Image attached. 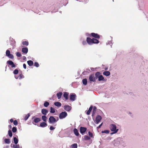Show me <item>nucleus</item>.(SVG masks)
<instances>
[{
    "instance_id": "obj_18",
    "label": "nucleus",
    "mask_w": 148,
    "mask_h": 148,
    "mask_svg": "<svg viewBox=\"0 0 148 148\" xmlns=\"http://www.w3.org/2000/svg\"><path fill=\"white\" fill-rule=\"evenodd\" d=\"M73 132L77 136H79V134L78 132V131L77 130L76 128H74L73 130Z\"/></svg>"
},
{
    "instance_id": "obj_32",
    "label": "nucleus",
    "mask_w": 148,
    "mask_h": 148,
    "mask_svg": "<svg viewBox=\"0 0 148 148\" xmlns=\"http://www.w3.org/2000/svg\"><path fill=\"white\" fill-rule=\"evenodd\" d=\"M97 110V107L96 106H94L93 109V113H92V115L94 114L96 112Z\"/></svg>"
},
{
    "instance_id": "obj_6",
    "label": "nucleus",
    "mask_w": 148,
    "mask_h": 148,
    "mask_svg": "<svg viewBox=\"0 0 148 148\" xmlns=\"http://www.w3.org/2000/svg\"><path fill=\"white\" fill-rule=\"evenodd\" d=\"M101 119L102 117L101 116L99 115H97L96 118L95 123L97 124H98L101 120Z\"/></svg>"
},
{
    "instance_id": "obj_5",
    "label": "nucleus",
    "mask_w": 148,
    "mask_h": 148,
    "mask_svg": "<svg viewBox=\"0 0 148 148\" xmlns=\"http://www.w3.org/2000/svg\"><path fill=\"white\" fill-rule=\"evenodd\" d=\"M97 79V78L95 77L93 74H92L89 76V79L91 82H95Z\"/></svg>"
},
{
    "instance_id": "obj_50",
    "label": "nucleus",
    "mask_w": 148,
    "mask_h": 148,
    "mask_svg": "<svg viewBox=\"0 0 148 148\" xmlns=\"http://www.w3.org/2000/svg\"><path fill=\"white\" fill-rule=\"evenodd\" d=\"M23 68L25 69L26 68V66L25 64H23Z\"/></svg>"
},
{
    "instance_id": "obj_10",
    "label": "nucleus",
    "mask_w": 148,
    "mask_h": 148,
    "mask_svg": "<svg viewBox=\"0 0 148 148\" xmlns=\"http://www.w3.org/2000/svg\"><path fill=\"white\" fill-rule=\"evenodd\" d=\"M86 130V128L81 127L80 128V132L81 134H83L85 132Z\"/></svg>"
},
{
    "instance_id": "obj_19",
    "label": "nucleus",
    "mask_w": 148,
    "mask_h": 148,
    "mask_svg": "<svg viewBox=\"0 0 148 148\" xmlns=\"http://www.w3.org/2000/svg\"><path fill=\"white\" fill-rule=\"evenodd\" d=\"M54 105L58 107H60L61 106L62 104L61 103L58 102H55L54 103Z\"/></svg>"
},
{
    "instance_id": "obj_52",
    "label": "nucleus",
    "mask_w": 148,
    "mask_h": 148,
    "mask_svg": "<svg viewBox=\"0 0 148 148\" xmlns=\"http://www.w3.org/2000/svg\"><path fill=\"white\" fill-rule=\"evenodd\" d=\"M10 122H11V123H12V122H14V120H13V119H11L10 120Z\"/></svg>"
},
{
    "instance_id": "obj_25",
    "label": "nucleus",
    "mask_w": 148,
    "mask_h": 148,
    "mask_svg": "<svg viewBox=\"0 0 148 148\" xmlns=\"http://www.w3.org/2000/svg\"><path fill=\"white\" fill-rule=\"evenodd\" d=\"M13 140L14 142V143L16 144L18 142V139H17L16 137H14L13 138Z\"/></svg>"
},
{
    "instance_id": "obj_28",
    "label": "nucleus",
    "mask_w": 148,
    "mask_h": 148,
    "mask_svg": "<svg viewBox=\"0 0 148 148\" xmlns=\"http://www.w3.org/2000/svg\"><path fill=\"white\" fill-rule=\"evenodd\" d=\"M43 105L45 107H47L49 105V102L45 101Z\"/></svg>"
},
{
    "instance_id": "obj_17",
    "label": "nucleus",
    "mask_w": 148,
    "mask_h": 148,
    "mask_svg": "<svg viewBox=\"0 0 148 148\" xmlns=\"http://www.w3.org/2000/svg\"><path fill=\"white\" fill-rule=\"evenodd\" d=\"M93 107L92 106H91L89 108L88 110L86 112V114L87 115H89L90 114V112L92 110Z\"/></svg>"
},
{
    "instance_id": "obj_13",
    "label": "nucleus",
    "mask_w": 148,
    "mask_h": 148,
    "mask_svg": "<svg viewBox=\"0 0 148 148\" xmlns=\"http://www.w3.org/2000/svg\"><path fill=\"white\" fill-rule=\"evenodd\" d=\"M69 94V93L67 92H64L63 97L65 98L66 100L69 99L68 96Z\"/></svg>"
},
{
    "instance_id": "obj_31",
    "label": "nucleus",
    "mask_w": 148,
    "mask_h": 148,
    "mask_svg": "<svg viewBox=\"0 0 148 148\" xmlns=\"http://www.w3.org/2000/svg\"><path fill=\"white\" fill-rule=\"evenodd\" d=\"M84 139L85 140H88L90 139V138L88 136L85 135L84 136Z\"/></svg>"
},
{
    "instance_id": "obj_35",
    "label": "nucleus",
    "mask_w": 148,
    "mask_h": 148,
    "mask_svg": "<svg viewBox=\"0 0 148 148\" xmlns=\"http://www.w3.org/2000/svg\"><path fill=\"white\" fill-rule=\"evenodd\" d=\"M8 134L9 136L10 137H11L12 136V133L11 130H9L8 131Z\"/></svg>"
},
{
    "instance_id": "obj_20",
    "label": "nucleus",
    "mask_w": 148,
    "mask_h": 148,
    "mask_svg": "<svg viewBox=\"0 0 148 148\" xmlns=\"http://www.w3.org/2000/svg\"><path fill=\"white\" fill-rule=\"evenodd\" d=\"M103 74L107 76H108L110 75V73L109 71H106L103 72Z\"/></svg>"
},
{
    "instance_id": "obj_37",
    "label": "nucleus",
    "mask_w": 148,
    "mask_h": 148,
    "mask_svg": "<svg viewBox=\"0 0 148 148\" xmlns=\"http://www.w3.org/2000/svg\"><path fill=\"white\" fill-rule=\"evenodd\" d=\"M17 131V129L16 127H13L12 128V131L13 132L15 133Z\"/></svg>"
},
{
    "instance_id": "obj_4",
    "label": "nucleus",
    "mask_w": 148,
    "mask_h": 148,
    "mask_svg": "<svg viewBox=\"0 0 148 148\" xmlns=\"http://www.w3.org/2000/svg\"><path fill=\"white\" fill-rule=\"evenodd\" d=\"M67 115V114L66 112H62L60 114L59 116V118L61 119L64 118Z\"/></svg>"
},
{
    "instance_id": "obj_40",
    "label": "nucleus",
    "mask_w": 148,
    "mask_h": 148,
    "mask_svg": "<svg viewBox=\"0 0 148 148\" xmlns=\"http://www.w3.org/2000/svg\"><path fill=\"white\" fill-rule=\"evenodd\" d=\"M100 73L99 72H97L95 74V76H96V78H97V77H98L100 75Z\"/></svg>"
},
{
    "instance_id": "obj_39",
    "label": "nucleus",
    "mask_w": 148,
    "mask_h": 148,
    "mask_svg": "<svg viewBox=\"0 0 148 148\" xmlns=\"http://www.w3.org/2000/svg\"><path fill=\"white\" fill-rule=\"evenodd\" d=\"M9 58L11 59H13L14 58L13 56L11 54H10L8 56H7Z\"/></svg>"
},
{
    "instance_id": "obj_48",
    "label": "nucleus",
    "mask_w": 148,
    "mask_h": 148,
    "mask_svg": "<svg viewBox=\"0 0 148 148\" xmlns=\"http://www.w3.org/2000/svg\"><path fill=\"white\" fill-rule=\"evenodd\" d=\"M55 129V128L52 126H51L50 127V130H52Z\"/></svg>"
},
{
    "instance_id": "obj_21",
    "label": "nucleus",
    "mask_w": 148,
    "mask_h": 148,
    "mask_svg": "<svg viewBox=\"0 0 148 148\" xmlns=\"http://www.w3.org/2000/svg\"><path fill=\"white\" fill-rule=\"evenodd\" d=\"M28 64L30 66L33 65L34 63L31 60H28L27 61Z\"/></svg>"
},
{
    "instance_id": "obj_56",
    "label": "nucleus",
    "mask_w": 148,
    "mask_h": 148,
    "mask_svg": "<svg viewBox=\"0 0 148 148\" xmlns=\"http://www.w3.org/2000/svg\"><path fill=\"white\" fill-rule=\"evenodd\" d=\"M91 70H92V68H91Z\"/></svg>"
},
{
    "instance_id": "obj_14",
    "label": "nucleus",
    "mask_w": 148,
    "mask_h": 148,
    "mask_svg": "<svg viewBox=\"0 0 148 148\" xmlns=\"http://www.w3.org/2000/svg\"><path fill=\"white\" fill-rule=\"evenodd\" d=\"M48 112V110L46 109L43 108L41 110V112L42 114L44 115H46Z\"/></svg>"
},
{
    "instance_id": "obj_7",
    "label": "nucleus",
    "mask_w": 148,
    "mask_h": 148,
    "mask_svg": "<svg viewBox=\"0 0 148 148\" xmlns=\"http://www.w3.org/2000/svg\"><path fill=\"white\" fill-rule=\"evenodd\" d=\"M90 35L95 38V39H99L100 38V36L98 34L94 33H92L90 34Z\"/></svg>"
},
{
    "instance_id": "obj_24",
    "label": "nucleus",
    "mask_w": 148,
    "mask_h": 148,
    "mask_svg": "<svg viewBox=\"0 0 148 148\" xmlns=\"http://www.w3.org/2000/svg\"><path fill=\"white\" fill-rule=\"evenodd\" d=\"M98 80L101 81V80H104V78L102 75H100L98 77Z\"/></svg>"
},
{
    "instance_id": "obj_36",
    "label": "nucleus",
    "mask_w": 148,
    "mask_h": 148,
    "mask_svg": "<svg viewBox=\"0 0 148 148\" xmlns=\"http://www.w3.org/2000/svg\"><path fill=\"white\" fill-rule=\"evenodd\" d=\"M29 116H30V114H28L27 115H26L25 116V117L24 118V119H25V121L27 120L28 119V118L29 117Z\"/></svg>"
},
{
    "instance_id": "obj_44",
    "label": "nucleus",
    "mask_w": 148,
    "mask_h": 148,
    "mask_svg": "<svg viewBox=\"0 0 148 148\" xmlns=\"http://www.w3.org/2000/svg\"><path fill=\"white\" fill-rule=\"evenodd\" d=\"M16 55L18 57H20L22 56L21 54L19 52H16Z\"/></svg>"
},
{
    "instance_id": "obj_38",
    "label": "nucleus",
    "mask_w": 148,
    "mask_h": 148,
    "mask_svg": "<svg viewBox=\"0 0 148 148\" xmlns=\"http://www.w3.org/2000/svg\"><path fill=\"white\" fill-rule=\"evenodd\" d=\"M10 54V51L9 50H7L6 52V56H8Z\"/></svg>"
},
{
    "instance_id": "obj_16",
    "label": "nucleus",
    "mask_w": 148,
    "mask_h": 148,
    "mask_svg": "<svg viewBox=\"0 0 148 148\" xmlns=\"http://www.w3.org/2000/svg\"><path fill=\"white\" fill-rule=\"evenodd\" d=\"M22 51L23 53L26 54L28 51V49L27 47H24L22 48Z\"/></svg>"
},
{
    "instance_id": "obj_33",
    "label": "nucleus",
    "mask_w": 148,
    "mask_h": 148,
    "mask_svg": "<svg viewBox=\"0 0 148 148\" xmlns=\"http://www.w3.org/2000/svg\"><path fill=\"white\" fill-rule=\"evenodd\" d=\"M22 44L23 45H25L27 46L29 45V43L28 41H23L22 42Z\"/></svg>"
},
{
    "instance_id": "obj_42",
    "label": "nucleus",
    "mask_w": 148,
    "mask_h": 148,
    "mask_svg": "<svg viewBox=\"0 0 148 148\" xmlns=\"http://www.w3.org/2000/svg\"><path fill=\"white\" fill-rule=\"evenodd\" d=\"M18 73V71L17 69H15L13 71V73L14 74H17Z\"/></svg>"
},
{
    "instance_id": "obj_43",
    "label": "nucleus",
    "mask_w": 148,
    "mask_h": 148,
    "mask_svg": "<svg viewBox=\"0 0 148 148\" xmlns=\"http://www.w3.org/2000/svg\"><path fill=\"white\" fill-rule=\"evenodd\" d=\"M109 131L108 130H105L102 131V133H106L107 134H108L109 133Z\"/></svg>"
},
{
    "instance_id": "obj_22",
    "label": "nucleus",
    "mask_w": 148,
    "mask_h": 148,
    "mask_svg": "<svg viewBox=\"0 0 148 148\" xmlns=\"http://www.w3.org/2000/svg\"><path fill=\"white\" fill-rule=\"evenodd\" d=\"M62 95V92H59L57 93V95L58 99H60Z\"/></svg>"
},
{
    "instance_id": "obj_34",
    "label": "nucleus",
    "mask_w": 148,
    "mask_h": 148,
    "mask_svg": "<svg viewBox=\"0 0 148 148\" xmlns=\"http://www.w3.org/2000/svg\"><path fill=\"white\" fill-rule=\"evenodd\" d=\"M19 79H21L22 78H24V77L23 75L22 74V73H19Z\"/></svg>"
},
{
    "instance_id": "obj_51",
    "label": "nucleus",
    "mask_w": 148,
    "mask_h": 148,
    "mask_svg": "<svg viewBox=\"0 0 148 148\" xmlns=\"http://www.w3.org/2000/svg\"><path fill=\"white\" fill-rule=\"evenodd\" d=\"M103 124V123H102L98 127H97V128H100L101 127V126H102V125Z\"/></svg>"
},
{
    "instance_id": "obj_23",
    "label": "nucleus",
    "mask_w": 148,
    "mask_h": 148,
    "mask_svg": "<svg viewBox=\"0 0 148 148\" xmlns=\"http://www.w3.org/2000/svg\"><path fill=\"white\" fill-rule=\"evenodd\" d=\"M42 120L44 122H46L47 121V118L45 116V115L42 116Z\"/></svg>"
},
{
    "instance_id": "obj_45",
    "label": "nucleus",
    "mask_w": 148,
    "mask_h": 148,
    "mask_svg": "<svg viewBox=\"0 0 148 148\" xmlns=\"http://www.w3.org/2000/svg\"><path fill=\"white\" fill-rule=\"evenodd\" d=\"M88 134L90 137L91 138L93 137V134L92 132L89 131L88 132Z\"/></svg>"
},
{
    "instance_id": "obj_29",
    "label": "nucleus",
    "mask_w": 148,
    "mask_h": 148,
    "mask_svg": "<svg viewBox=\"0 0 148 148\" xmlns=\"http://www.w3.org/2000/svg\"><path fill=\"white\" fill-rule=\"evenodd\" d=\"M50 112L51 113H53L55 112V109L52 107H51L50 108Z\"/></svg>"
},
{
    "instance_id": "obj_30",
    "label": "nucleus",
    "mask_w": 148,
    "mask_h": 148,
    "mask_svg": "<svg viewBox=\"0 0 148 148\" xmlns=\"http://www.w3.org/2000/svg\"><path fill=\"white\" fill-rule=\"evenodd\" d=\"M77 144L75 143L71 146V148H77Z\"/></svg>"
},
{
    "instance_id": "obj_8",
    "label": "nucleus",
    "mask_w": 148,
    "mask_h": 148,
    "mask_svg": "<svg viewBox=\"0 0 148 148\" xmlns=\"http://www.w3.org/2000/svg\"><path fill=\"white\" fill-rule=\"evenodd\" d=\"M76 97V96L75 94H70V99L72 101H74L75 100Z\"/></svg>"
},
{
    "instance_id": "obj_49",
    "label": "nucleus",
    "mask_w": 148,
    "mask_h": 148,
    "mask_svg": "<svg viewBox=\"0 0 148 148\" xmlns=\"http://www.w3.org/2000/svg\"><path fill=\"white\" fill-rule=\"evenodd\" d=\"M86 44V42L85 41H84L82 42V44L84 45Z\"/></svg>"
},
{
    "instance_id": "obj_15",
    "label": "nucleus",
    "mask_w": 148,
    "mask_h": 148,
    "mask_svg": "<svg viewBox=\"0 0 148 148\" xmlns=\"http://www.w3.org/2000/svg\"><path fill=\"white\" fill-rule=\"evenodd\" d=\"M40 126L41 127H44L47 126V124L45 122L41 123L40 124Z\"/></svg>"
},
{
    "instance_id": "obj_41",
    "label": "nucleus",
    "mask_w": 148,
    "mask_h": 148,
    "mask_svg": "<svg viewBox=\"0 0 148 148\" xmlns=\"http://www.w3.org/2000/svg\"><path fill=\"white\" fill-rule=\"evenodd\" d=\"M13 147V148H19L20 147V146L19 145H14Z\"/></svg>"
},
{
    "instance_id": "obj_54",
    "label": "nucleus",
    "mask_w": 148,
    "mask_h": 148,
    "mask_svg": "<svg viewBox=\"0 0 148 148\" xmlns=\"http://www.w3.org/2000/svg\"><path fill=\"white\" fill-rule=\"evenodd\" d=\"M9 127L10 128H11L12 127V125H9Z\"/></svg>"
},
{
    "instance_id": "obj_47",
    "label": "nucleus",
    "mask_w": 148,
    "mask_h": 148,
    "mask_svg": "<svg viewBox=\"0 0 148 148\" xmlns=\"http://www.w3.org/2000/svg\"><path fill=\"white\" fill-rule=\"evenodd\" d=\"M13 124L14 125H16L18 124V122L16 120H14L13 122Z\"/></svg>"
},
{
    "instance_id": "obj_11",
    "label": "nucleus",
    "mask_w": 148,
    "mask_h": 148,
    "mask_svg": "<svg viewBox=\"0 0 148 148\" xmlns=\"http://www.w3.org/2000/svg\"><path fill=\"white\" fill-rule=\"evenodd\" d=\"M64 109L67 111L69 112L71 110V107L69 105H65L64 106Z\"/></svg>"
},
{
    "instance_id": "obj_3",
    "label": "nucleus",
    "mask_w": 148,
    "mask_h": 148,
    "mask_svg": "<svg viewBox=\"0 0 148 148\" xmlns=\"http://www.w3.org/2000/svg\"><path fill=\"white\" fill-rule=\"evenodd\" d=\"M58 118L57 117L56 119L53 116H50L49 118V123L50 124H53L56 122L58 120Z\"/></svg>"
},
{
    "instance_id": "obj_1",
    "label": "nucleus",
    "mask_w": 148,
    "mask_h": 148,
    "mask_svg": "<svg viewBox=\"0 0 148 148\" xmlns=\"http://www.w3.org/2000/svg\"><path fill=\"white\" fill-rule=\"evenodd\" d=\"M86 42L89 45H91L92 44H98L99 43V41L97 39L93 38H91L89 37H87L86 38Z\"/></svg>"
},
{
    "instance_id": "obj_9",
    "label": "nucleus",
    "mask_w": 148,
    "mask_h": 148,
    "mask_svg": "<svg viewBox=\"0 0 148 148\" xmlns=\"http://www.w3.org/2000/svg\"><path fill=\"white\" fill-rule=\"evenodd\" d=\"M7 63L10 65L12 68L15 67V65L14 62L11 60H8L7 61Z\"/></svg>"
},
{
    "instance_id": "obj_12",
    "label": "nucleus",
    "mask_w": 148,
    "mask_h": 148,
    "mask_svg": "<svg viewBox=\"0 0 148 148\" xmlns=\"http://www.w3.org/2000/svg\"><path fill=\"white\" fill-rule=\"evenodd\" d=\"M41 121V119L39 118H36L34 119V121L32 122V123L34 125H36L34 123H37Z\"/></svg>"
},
{
    "instance_id": "obj_2",
    "label": "nucleus",
    "mask_w": 148,
    "mask_h": 148,
    "mask_svg": "<svg viewBox=\"0 0 148 148\" xmlns=\"http://www.w3.org/2000/svg\"><path fill=\"white\" fill-rule=\"evenodd\" d=\"M110 128L112 132H113L111 133V134H113L116 133L118 130V129H116V125L114 124H111L110 125Z\"/></svg>"
},
{
    "instance_id": "obj_26",
    "label": "nucleus",
    "mask_w": 148,
    "mask_h": 148,
    "mask_svg": "<svg viewBox=\"0 0 148 148\" xmlns=\"http://www.w3.org/2000/svg\"><path fill=\"white\" fill-rule=\"evenodd\" d=\"M4 142L5 143L9 144L10 143V141L9 139L6 138L4 140Z\"/></svg>"
},
{
    "instance_id": "obj_27",
    "label": "nucleus",
    "mask_w": 148,
    "mask_h": 148,
    "mask_svg": "<svg viewBox=\"0 0 148 148\" xmlns=\"http://www.w3.org/2000/svg\"><path fill=\"white\" fill-rule=\"evenodd\" d=\"M82 82L84 85H86L87 83V81L86 79H84L82 80Z\"/></svg>"
},
{
    "instance_id": "obj_57",
    "label": "nucleus",
    "mask_w": 148,
    "mask_h": 148,
    "mask_svg": "<svg viewBox=\"0 0 148 148\" xmlns=\"http://www.w3.org/2000/svg\"><path fill=\"white\" fill-rule=\"evenodd\" d=\"M92 69H93V68H92Z\"/></svg>"
},
{
    "instance_id": "obj_53",
    "label": "nucleus",
    "mask_w": 148,
    "mask_h": 148,
    "mask_svg": "<svg viewBox=\"0 0 148 148\" xmlns=\"http://www.w3.org/2000/svg\"><path fill=\"white\" fill-rule=\"evenodd\" d=\"M15 77L16 79H18V78H19V77H18L17 76H15Z\"/></svg>"
},
{
    "instance_id": "obj_46",
    "label": "nucleus",
    "mask_w": 148,
    "mask_h": 148,
    "mask_svg": "<svg viewBox=\"0 0 148 148\" xmlns=\"http://www.w3.org/2000/svg\"><path fill=\"white\" fill-rule=\"evenodd\" d=\"M34 66L36 67H38L39 66V65L38 62H35L34 63Z\"/></svg>"
},
{
    "instance_id": "obj_55",
    "label": "nucleus",
    "mask_w": 148,
    "mask_h": 148,
    "mask_svg": "<svg viewBox=\"0 0 148 148\" xmlns=\"http://www.w3.org/2000/svg\"><path fill=\"white\" fill-rule=\"evenodd\" d=\"M26 58L25 57H24L23 58V60H24L25 59H26Z\"/></svg>"
}]
</instances>
